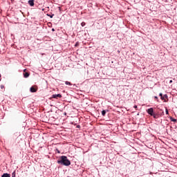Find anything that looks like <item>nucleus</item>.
Returning a JSON list of instances; mask_svg holds the SVG:
<instances>
[{"label":"nucleus","instance_id":"393cba45","mask_svg":"<svg viewBox=\"0 0 177 177\" xmlns=\"http://www.w3.org/2000/svg\"><path fill=\"white\" fill-rule=\"evenodd\" d=\"M0 81H1V78H0Z\"/></svg>","mask_w":177,"mask_h":177},{"label":"nucleus","instance_id":"20e7f679","mask_svg":"<svg viewBox=\"0 0 177 177\" xmlns=\"http://www.w3.org/2000/svg\"><path fill=\"white\" fill-rule=\"evenodd\" d=\"M30 91L32 93L37 92V88H34V86L30 87Z\"/></svg>","mask_w":177,"mask_h":177},{"label":"nucleus","instance_id":"9d476101","mask_svg":"<svg viewBox=\"0 0 177 177\" xmlns=\"http://www.w3.org/2000/svg\"><path fill=\"white\" fill-rule=\"evenodd\" d=\"M151 116L153 117V118H158V115L156 113H153Z\"/></svg>","mask_w":177,"mask_h":177},{"label":"nucleus","instance_id":"6ab92c4d","mask_svg":"<svg viewBox=\"0 0 177 177\" xmlns=\"http://www.w3.org/2000/svg\"><path fill=\"white\" fill-rule=\"evenodd\" d=\"M134 109H138V106L135 105Z\"/></svg>","mask_w":177,"mask_h":177},{"label":"nucleus","instance_id":"5701e85b","mask_svg":"<svg viewBox=\"0 0 177 177\" xmlns=\"http://www.w3.org/2000/svg\"><path fill=\"white\" fill-rule=\"evenodd\" d=\"M24 71H26V69H24Z\"/></svg>","mask_w":177,"mask_h":177},{"label":"nucleus","instance_id":"4468645a","mask_svg":"<svg viewBox=\"0 0 177 177\" xmlns=\"http://www.w3.org/2000/svg\"><path fill=\"white\" fill-rule=\"evenodd\" d=\"M0 88H1V89H4L5 88V86H3V84H1Z\"/></svg>","mask_w":177,"mask_h":177},{"label":"nucleus","instance_id":"9b49d317","mask_svg":"<svg viewBox=\"0 0 177 177\" xmlns=\"http://www.w3.org/2000/svg\"><path fill=\"white\" fill-rule=\"evenodd\" d=\"M47 16H48V17H50V19H53V17L55 16V15H49V14H47Z\"/></svg>","mask_w":177,"mask_h":177},{"label":"nucleus","instance_id":"f03ea898","mask_svg":"<svg viewBox=\"0 0 177 177\" xmlns=\"http://www.w3.org/2000/svg\"><path fill=\"white\" fill-rule=\"evenodd\" d=\"M147 112L149 115H153L154 114V109L153 108H149L147 110Z\"/></svg>","mask_w":177,"mask_h":177},{"label":"nucleus","instance_id":"2eb2a0df","mask_svg":"<svg viewBox=\"0 0 177 177\" xmlns=\"http://www.w3.org/2000/svg\"><path fill=\"white\" fill-rule=\"evenodd\" d=\"M81 26H82V27H84V26H85V22H82Z\"/></svg>","mask_w":177,"mask_h":177},{"label":"nucleus","instance_id":"dca6fc26","mask_svg":"<svg viewBox=\"0 0 177 177\" xmlns=\"http://www.w3.org/2000/svg\"><path fill=\"white\" fill-rule=\"evenodd\" d=\"M171 121H172L173 122H176V119L171 118Z\"/></svg>","mask_w":177,"mask_h":177},{"label":"nucleus","instance_id":"b1692460","mask_svg":"<svg viewBox=\"0 0 177 177\" xmlns=\"http://www.w3.org/2000/svg\"><path fill=\"white\" fill-rule=\"evenodd\" d=\"M0 77H1V74H0Z\"/></svg>","mask_w":177,"mask_h":177},{"label":"nucleus","instance_id":"f257e3e1","mask_svg":"<svg viewBox=\"0 0 177 177\" xmlns=\"http://www.w3.org/2000/svg\"><path fill=\"white\" fill-rule=\"evenodd\" d=\"M57 163L61 164V165H65V167H68V165H71V162H70L66 156H61L60 160L57 161Z\"/></svg>","mask_w":177,"mask_h":177},{"label":"nucleus","instance_id":"0eeeda50","mask_svg":"<svg viewBox=\"0 0 177 177\" xmlns=\"http://www.w3.org/2000/svg\"><path fill=\"white\" fill-rule=\"evenodd\" d=\"M24 78H28L30 77V73H24Z\"/></svg>","mask_w":177,"mask_h":177},{"label":"nucleus","instance_id":"412c9836","mask_svg":"<svg viewBox=\"0 0 177 177\" xmlns=\"http://www.w3.org/2000/svg\"><path fill=\"white\" fill-rule=\"evenodd\" d=\"M169 84H172V80H170V81H169Z\"/></svg>","mask_w":177,"mask_h":177},{"label":"nucleus","instance_id":"4be33fe9","mask_svg":"<svg viewBox=\"0 0 177 177\" xmlns=\"http://www.w3.org/2000/svg\"><path fill=\"white\" fill-rule=\"evenodd\" d=\"M52 30H53V31H55V29H54V28H53V29H52Z\"/></svg>","mask_w":177,"mask_h":177},{"label":"nucleus","instance_id":"39448f33","mask_svg":"<svg viewBox=\"0 0 177 177\" xmlns=\"http://www.w3.org/2000/svg\"><path fill=\"white\" fill-rule=\"evenodd\" d=\"M168 98V95L167 94H165L164 95H162L161 100H165V99Z\"/></svg>","mask_w":177,"mask_h":177},{"label":"nucleus","instance_id":"6e6552de","mask_svg":"<svg viewBox=\"0 0 177 177\" xmlns=\"http://www.w3.org/2000/svg\"><path fill=\"white\" fill-rule=\"evenodd\" d=\"M1 177H10V174L5 173L1 176Z\"/></svg>","mask_w":177,"mask_h":177},{"label":"nucleus","instance_id":"a211bd4d","mask_svg":"<svg viewBox=\"0 0 177 177\" xmlns=\"http://www.w3.org/2000/svg\"><path fill=\"white\" fill-rule=\"evenodd\" d=\"M166 114H169L168 109H166Z\"/></svg>","mask_w":177,"mask_h":177},{"label":"nucleus","instance_id":"ddd939ff","mask_svg":"<svg viewBox=\"0 0 177 177\" xmlns=\"http://www.w3.org/2000/svg\"><path fill=\"white\" fill-rule=\"evenodd\" d=\"M12 177H16V171L12 172Z\"/></svg>","mask_w":177,"mask_h":177},{"label":"nucleus","instance_id":"f8f14e48","mask_svg":"<svg viewBox=\"0 0 177 177\" xmlns=\"http://www.w3.org/2000/svg\"><path fill=\"white\" fill-rule=\"evenodd\" d=\"M66 85H73L70 82H65Z\"/></svg>","mask_w":177,"mask_h":177},{"label":"nucleus","instance_id":"423d86ee","mask_svg":"<svg viewBox=\"0 0 177 177\" xmlns=\"http://www.w3.org/2000/svg\"><path fill=\"white\" fill-rule=\"evenodd\" d=\"M28 3L30 6H34V0H29Z\"/></svg>","mask_w":177,"mask_h":177},{"label":"nucleus","instance_id":"1a4fd4ad","mask_svg":"<svg viewBox=\"0 0 177 177\" xmlns=\"http://www.w3.org/2000/svg\"><path fill=\"white\" fill-rule=\"evenodd\" d=\"M102 115L103 117H104V115H106V110H103V111H102Z\"/></svg>","mask_w":177,"mask_h":177},{"label":"nucleus","instance_id":"aec40b11","mask_svg":"<svg viewBox=\"0 0 177 177\" xmlns=\"http://www.w3.org/2000/svg\"><path fill=\"white\" fill-rule=\"evenodd\" d=\"M154 98H155V99H158V97L155 96Z\"/></svg>","mask_w":177,"mask_h":177},{"label":"nucleus","instance_id":"f3484780","mask_svg":"<svg viewBox=\"0 0 177 177\" xmlns=\"http://www.w3.org/2000/svg\"><path fill=\"white\" fill-rule=\"evenodd\" d=\"M159 96H160V98L162 97V93H160V94H159Z\"/></svg>","mask_w":177,"mask_h":177},{"label":"nucleus","instance_id":"7ed1b4c3","mask_svg":"<svg viewBox=\"0 0 177 177\" xmlns=\"http://www.w3.org/2000/svg\"><path fill=\"white\" fill-rule=\"evenodd\" d=\"M52 97L53 99H57V97H62V95L60 94H54L52 95Z\"/></svg>","mask_w":177,"mask_h":177}]
</instances>
